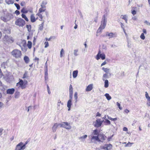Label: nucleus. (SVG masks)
<instances>
[{
    "label": "nucleus",
    "mask_w": 150,
    "mask_h": 150,
    "mask_svg": "<svg viewBox=\"0 0 150 150\" xmlns=\"http://www.w3.org/2000/svg\"><path fill=\"white\" fill-rule=\"evenodd\" d=\"M1 19L4 22L6 21V18L4 17H1Z\"/></svg>",
    "instance_id": "obj_58"
},
{
    "label": "nucleus",
    "mask_w": 150,
    "mask_h": 150,
    "mask_svg": "<svg viewBox=\"0 0 150 150\" xmlns=\"http://www.w3.org/2000/svg\"><path fill=\"white\" fill-rule=\"evenodd\" d=\"M19 81L17 83L16 86L18 88H21L22 89H24L26 88V85L28 84V81L26 80L23 81L21 79H19Z\"/></svg>",
    "instance_id": "obj_1"
},
{
    "label": "nucleus",
    "mask_w": 150,
    "mask_h": 150,
    "mask_svg": "<svg viewBox=\"0 0 150 150\" xmlns=\"http://www.w3.org/2000/svg\"><path fill=\"white\" fill-rule=\"evenodd\" d=\"M28 72L27 71H25V73L23 74V75L22 77V78L23 79L27 78H28Z\"/></svg>",
    "instance_id": "obj_32"
},
{
    "label": "nucleus",
    "mask_w": 150,
    "mask_h": 150,
    "mask_svg": "<svg viewBox=\"0 0 150 150\" xmlns=\"http://www.w3.org/2000/svg\"><path fill=\"white\" fill-rule=\"evenodd\" d=\"M87 135H85L84 136L79 137V139L81 141L83 142L85 141V139L87 138Z\"/></svg>",
    "instance_id": "obj_20"
},
{
    "label": "nucleus",
    "mask_w": 150,
    "mask_h": 150,
    "mask_svg": "<svg viewBox=\"0 0 150 150\" xmlns=\"http://www.w3.org/2000/svg\"><path fill=\"white\" fill-rule=\"evenodd\" d=\"M104 86L105 88H107L109 86V81L108 80H104Z\"/></svg>",
    "instance_id": "obj_25"
},
{
    "label": "nucleus",
    "mask_w": 150,
    "mask_h": 150,
    "mask_svg": "<svg viewBox=\"0 0 150 150\" xmlns=\"http://www.w3.org/2000/svg\"><path fill=\"white\" fill-rule=\"evenodd\" d=\"M107 117H108V119H109L110 120H111V121H115L117 120V118H111V117L108 116V115L107 116Z\"/></svg>",
    "instance_id": "obj_37"
},
{
    "label": "nucleus",
    "mask_w": 150,
    "mask_h": 150,
    "mask_svg": "<svg viewBox=\"0 0 150 150\" xmlns=\"http://www.w3.org/2000/svg\"><path fill=\"white\" fill-rule=\"evenodd\" d=\"M5 88V86L2 85L1 82L0 81V89L1 90H3Z\"/></svg>",
    "instance_id": "obj_33"
},
{
    "label": "nucleus",
    "mask_w": 150,
    "mask_h": 150,
    "mask_svg": "<svg viewBox=\"0 0 150 150\" xmlns=\"http://www.w3.org/2000/svg\"><path fill=\"white\" fill-rule=\"evenodd\" d=\"M21 16H22V17L23 18H24L26 21H28V19L27 17L26 16H25V15L23 14H22Z\"/></svg>",
    "instance_id": "obj_39"
},
{
    "label": "nucleus",
    "mask_w": 150,
    "mask_h": 150,
    "mask_svg": "<svg viewBox=\"0 0 150 150\" xmlns=\"http://www.w3.org/2000/svg\"><path fill=\"white\" fill-rule=\"evenodd\" d=\"M145 96L147 100L146 105L148 107H150V97L147 92H145Z\"/></svg>",
    "instance_id": "obj_12"
},
{
    "label": "nucleus",
    "mask_w": 150,
    "mask_h": 150,
    "mask_svg": "<svg viewBox=\"0 0 150 150\" xmlns=\"http://www.w3.org/2000/svg\"><path fill=\"white\" fill-rule=\"evenodd\" d=\"M14 5L16 6V7L17 8V9L19 10L20 9V7L19 5L17 3H15Z\"/></svg>",
    "instance_id": "obj_51"
},
{
    "label": "nucleus",
    "mask_w": 150,
    "mask_h": 150,
    "mask_svg": "<svg viewBox=\"0 0 150 150\" xmlns=\"http://www.w3.org/2000/svg\"><path fill=\"white\" fill-rule=\"evenodd\" d=\"M15 89L13 88L8 89L6 91L8 94H12L14 93Z\"/></svg>",
    "instance_id": "obj_18"
},
{
    "label": "nucleus",
    "mask_w": 150,
    "mask_h": 150,
    "mask_svg": "<svg viewBox=\"0 0 150 150\" xmlns=\"http://www.w3.org/2000/svg\"><path fill=\"white\" fill-rule=\"evenodd\" d=\"M25 5V2L24 1L21 2V5L22 6H23Z\"/></svg>",
    "instance_id": "obj_57"
},
{
    "label": "nucleus",
    "mask_w": 150,
    "mask_h": 150,
    "mask_svg": "<svg viewBox=\"0 0 150 150\" xmlns=\"http://www.w3.org/2000/svg\"><path fill=\"white\" fill-rule=\"evenodd\" d=\"M21 12L23 13H28V11L27 10H26L25 8H23L22 9L21 11Z\"/></svg>",
    "instance_id": "obj_47"
},
{
    "label": "nucleus",
    "mask_w": 150,
    "mask_h": 150,
    "mask_svg": "<svg viewBox=\"0 0 150 150\" xmlns=\"http://www.w3.org/2000/svg\"><path fill=\"white\" fill-rule=\"evenodd\" d=\"M78 72V70H75L73 71V77L74 78H76V77L77 76Z\"/></svg>",
    "instance_id": "obj_23"
},
{
    "label": "nucleus",
    "mask_w": 150,
    "mask_h": 150,
    "mask_svg": "<svg viewBox=\"0 0 150 150\" xmlns=\"http://www.w3.org/2000/svg\"><path fill=\"white\" fill-rule=\"evenodd\" d=\"M47 1H42L41 5V6L42 8H45V6L47 4Z\"/></svg>",
    "instance_id": "obj_22"
},
{
    "label": "nucleus",
    "mask_w": 150,
    "mask_h": 150,
    "mask_svg": "<svg viewBox=\"0 0 150 150\" xmlns=\"http://www.w3.org/2000/svg\"><path fill=\"white\" fill-rule=\"evenodd\" d=\"M32 42L31 41H28L27 44V46L29 49H30L32 46Z\"/></svg>",
    "instance_id": "obj_35"
},
{
    "label": "nucleus",
    "mask_w": 150,
    "mask_h": 150,
    "mask_svg": "<svg viewBox=\"0 0 150 150\" xmlns=\"http://www.w3.org/2000/svg\"><path fill=\"white\" fill-rule=\"evenodd\" d=\"M73 94H69V100H70L71 101H72L73 96Z\"/></svg>",
    "instance_id": "obj_54"
},
{
    "label": "nucleus",
    "mask_w": 150,
    "mask_h": 150,
    "mask_svg": "<svg viewBox=\"0 0 150 150\" xmlns=\"http://www.w3.org/2000/svg\"><path fill=\"white\" fill-rule=\"evenodd\" d=\"M73 93V88L71 84H70L69 87V94Z\"/></svg>",
    "instance_id": "obj_27"
},
{
    "label": "nucleus",
    "mask_w": 150,
    "mask_h": 150,
    "mask_svg": "<svg viewBox=\"0 0 150 150\" xmlns=\"http://www.w3.org/2000/svg\"><path fill=\"white\" fill-rule=\"evenodd\" d=\"M93 84H91L88 85L86 88V91L88 92L91 91L93 88Z\"/></svg>",
    "instance_id": "obj_16"
},
{
    "label": "nucleus",
    "mask_w": 150,
    "mask_h": 150,
    "mask_svg": "<svg viewBox=\"0 0 150 150\" xmlns=\"http://www.w3.org/2000/svg\"><path fill=\"white\" fill-rule=\"evenodd\" d=\"M24 60L26 63H28L29 61V59L28 56H25L24 57Z\"/></svg>",
    "instance_id": "obj_29"
},
{
    "label": "nucleus",
    "mask_w": 150,
    "mask_h": 150,
    "mask_svg": "<svg viewBox=\"0 0 150 150\" xmlns=\"http://www.w3.org/2000/svg\"><path fill=\"white\" fill-rule=\"evenodd\" d=\"M44 8H42V7H41V8H40L39 9V13H42L43 12H44L45 11V9H43Z\"/></svg>",
    "instance_id": "obj_48"
},
{
    "label": "nucleus",
    "mask_w": 150,
    "mask_h": 150,
    "mask_svg": "<svg viewBox=\"0 0 150 150\" xmlns=\"http://www.w3.org/2000/svg\"><path fill=\"white\" fill-rule=\"evenodd\" d=\"M44 44L45 45V48H47L49 46V43L48 42H45Z\"/></svg>",
    "instance_id": "obj_53"
},
{
    "label": "nucleus",
    "mask_w": 150,
    "mask_h": 150,
    "mask_svg": "<svg viewBox=\"0 0 150 150\" xmlns=\"http://www.w3.org/2000/svg\"><path fill=\"white\" fill-rule=\"evenodd\" d=\"M77 92H76L74 93V98L75 99V102H76L77 100L78 99V96H77Z\"/></svg>",
    "instance_id": "obj_41"
},
{
    "label": "nucleus",
    "mask_w": 150,
    "mask_h": 150,
    "mask_svg": "<svg viewBox=\"0 0 150 150\" xmlns=\"http://www.w3.org/2000/svg\"><path fill=\"white\" fill-rule=\"evenodd\" d=\"M72 101H71L70 100H69L67 103V107L68 108V110L70 111L71 109V108L72 105L71 103Z\"/></svg>",
    "instance_id": "obj_19"
},
{
    "label": "nucleus",
    "mask_w": 150,
    "mask_h": 150,
    "mask_svg": "<svg viewBox=\"0 0 150 150\" xmlns=\"http://www.w3.org/2000/svg\"><path fill=\"white\" fill-rule=\"evenodd\" d=\"M6 3L8 4H12L14 3L13 0H5Z\"/></svg>",
    "instance_id": "obj_31"
},
{
    "label": "nucleus",
    "mask_w": 150,
    "mask_h": 150,
    "mask_svg": "<svg viewBox=\"0 0 150 150\" xmlns=\"http://www.w3.org/2000/svg\"><path fill=\"white\" fill-rule=\"evenodd\" d=\"M103 122V121L101 120L100 119L97 120L95 122L94 126L96 127H99L101 125Z\"/></svg>",
    "instance_id": "obj_11"
},
{
    "label": "nucleus",
    "mask_w": 150,
    "mask_h": 150,
    "mask_svg": "<svg viewBox=\"0 0 150 150\" xmlns=\"http://www.w3.org/2000/svg\"><path fill=\"white\" fill-rule=\"evenodd\" d=\"M132 19L134 21H136L137 19V18L136 16H134L132 17Z\"/></svg>",
    "instance_id": "obj_56"
},
{
    "label": "nucleus",
    "mask_w": 150,
    "mask_h": 150,
    "mask_svg": "<svg viewBox=\"0 0 150 150\" xmlns=\"http://www.w3.org/2000/svg\"><path fill=\"white\" fill-rule=\"evenodd\" d=\"M47 90L48 91V93L49 94H50V88L49 87V86L47 85Z\"/></svg>",
    "instance_id": "obj_60"
},
{
    "label": "nucleus",
    "mask_w": 150,
    "mask_h": 150,
    "mask_svg": "<svg viewBox=\"0 0 150 150\" xmlns=\"http://www.w3.org/2000/svg\"><path fill=\"white\" fill-rule=\"evenodd\" d=\"M88 137L91 139V143H96L97 142H99L100 139L98 136H94L93 135V134H91L88 136Z\"/></svg>",
    "instance_id": "obj_4"
},
{
    "label": "nucleus",
    "mask_w": 150,
    "mask_h": 150,
    "mask_svg": "<svg viewBox=\"0 0 150 150\" xmlns=\"http://www.w3.org/2000/svg\"><path fill=\"white\" fill-rule=\"evenodd\" d=\"M20 93L19 92H16L15 93V98H18L19 97Z\"/></svg>",
    "instance_id": "obj_46"
},
{
    "label": "nucleus",
    "mask_w": 150,
    "mask_h": 150,
    "mask_svg": "<svg viewBox=\"0 0 150 150\" xmlns=\"http://www.w3.org/2000/svg\"><path fill=\"white\" fill-rule=\"evenodd\" d=\"M78 52V50L77 49H75L74 50V54L75 56H76L79 55Z\"/></svg>",
    "instance_id": "obj_40"
},
{
    "label": "nucleus",
    "mask_w": 150,
    "mask_h": 150,
    "mask_svg": "<svg viewBox=\"0 0 150 150\" xmlns=\"http://www.w3.org/2000/svg\"><path fill=\"white\" fill-rule=\"evenodd\" d=\"M60 127H63L67 129H70L71 128V127L70 124L67 122H63L61 123Z\"/></svg>",
    "instance_id": "obj_7"
},
{
    "label": "nucleus",
    "mask_w": 150,
    "mask_h": 150,
    "mask_svg": "<svg viewBox=\"0 0 150 150\" xmlns=\"http://www.w3.org/2000/svg\"><path fill=\"white\" fill-rule=\"evenodd\" d=\"M45 70L46 71H47L48 69H47V62H46L45 64Z\"/></svg>",
    "instance_id": "obj_55"
},
{
    "label": "nucleus",
    "mask_w": 150,
    "mask_h": 150,
    "mask_svg": "<svg viewBox=\"0 0 150 150\" xmlns=\"http://www.w3.org/2000/svg\"><path fill=\"white\" fill-rule=\"evenodd\" d=\"M105 54L103 53H101L100 51H99L96 57V59L97 60L99 59L100 58L102 60H103L105 59Z\"/></svg>",
    "instance_id": "obj_8"
},
{
    "label": "nucleus",
    "mask_w": 150,
    "mask_h": 150,
    "mask_svg": "<svg viewBox=\"0 0 150 150\" xmlns=\"http://www.w3.org/2000/svg\"><path fill=\"white\" fill-rule=\"evenodd\" d=\"M137 12L135 10H133L132 11V13L134 15L136 14Z\"/></svg>",
    "instance_id": "obj_59"
},
{
    "label": "nucleus",
    "mask_w": 150,
    "mask_h": 150,
    "mask_svg": "<svg viewBox=\"0 0 150 150\" xmlns=\"http://www.w3.org/2000/svg\"><path fill=\"white\" fill-rule=\"evenodd\" d=\"M36 16H38L40 18L39 19V20L40 21H41L42 20L43 17L42 15L40 13H38L36 15Z\"/></svg>",
    "instance_id": "obj_36"
},
{
    "label": "nucleus",
    "mask_w": 150,
    "mask_h": 150,
    "mask_svg": "<svg viewBox=\"0 0 150 150\" xmlns=\"http://www.w3.org/2000/svg\"><path fill=\"white\" fill-rule=\"evenodd\" d=\"M112 147V146L111 144H106L104 146H102L100 147L101 149L105 150H111Z\"/></svg>",
    "instance_id": "obj_9"
},
{
    "label": "nucleus",
    "mask_w": 150,
    "mask_h": 150,
    "mask_svg": "<svg viewBox=\"0 0 150 150\" xmlns=\"http://www.w3.org/2000/svg\"><path fill=\"white\" fill-rule=\"evenodd\" d=\"M107 23V20H106L105 15L103 17L102 20L101 21V25L97 31V33L101 32V30L104 29Z\"/></svg>",
    "instance_id": "obj_2"
},
{
    "label": "nucleus",
    "mask_w": 150,
    "mask_h": 150,
    "mask_svg": "<svg viewBox=\"0 0 150 150\" xmlns=\"http://www.w3.org/2000/svg\"><path fill=\"white\" fill-rule=\"evenodd\" d=\"M134 144V143H130V142H128V143L125 146V147H130L132 146V145Z\"/></svg>",
    "instance_id": "obj_42"
},
{
    "label": "nucleus",
    "mask_w": 150,
    "mask_h": 150,
    "mask_svg": "<svg viewBox=\"0 0 150 150\" xmlns=\"http://www.w3.org/2000/svg\"><path fill=\"white\" fill-rule=\"evenodd\" d=\"M117 105L120 110H122V108L120 107V103L118 102H117Z\"/></svg>",
    "instance_id": "obj_52"
},
{
    "label": "nucleus",
    "mask_w": 150,
    "mask_h": 150,
    "mask_svg": "<svg viewBox=\"0 0 150 150\" xmlns=\"http://www.w3.org/2000/svg\"><path fill=\"white\" fill-rule=\"evenodd\" d=\"M121 18L124 20L126 23H127V16L126 15H122L121 16Z\"/></svg>",
    "instance_id": "obj_26"
},
{
    "label": "nucleus",
    "mask_w": 150,
    "mask_h": 150,
    "mask_svg": "<svg viewBox=\"0 0 150 150\" xmlns=\"http://www.w3.org/2000/svg\"><path fill=\"white\" fill-rule=\"evenodd\" d=\"M106 36L109 37V38H115L117 37V35L116 33H108L107 32L106 34Z\"/></svg>",
    "instance_id": "obj_14"
},
{
    "label": "nucleus",
    "mask_w": 150,
    "mask_h": 150,
    "mask_svg": "<svg viewBox=\"0 0 150 150\" xmlns=\"http://www.w3.org/2000/svg\"><path fill=\"white\" fill-rule=\"evenodd\" d=\"M25 149L24 146H23V143L21 142L16 146L15 150H23Z\"/></svg>",
    "instance_id": "obj_10"
},
{
    "label": "nucleus",
    "mask_w": 150,
    "mask_h": 150,
    "mask_svg": "<svg viewBox=\"0 0 150 150\" xmlns=\"http://www.w3.org/2000/svg\"><path fill=\"white\" fill-rule=\"evenodd\" d=\"M63 105V103H61V101L60 100H58L57 104V108L58 110H59L62 109V106H61V105Z\"/></svg>",
    "instance_id": "obj_17"
},
{
    "label": "nucleus",
    "mask_w": 150,
    "mask_h": 150,
    "mask_svg": "<svg viewBox=\"0 0 150 150\" xmlns=\"http://www.w3.org/2000/svg\"><path fill=\"white\" fill-rule=\"evenodd\" d=\"M102 70L105 73H108L110 71V69L107 68H105L103 67L102 68Z\"/></svg>",
    "instance_id": "obj_34"
},
{
    "label": "nucleus",
    "mask_w": 150,
    "mask_h": 150,
    "mask_svg": "<svg viewBox=\"0 0 150 150\" xmlns=\"http://www.w3.org/2000/svg\"><path fill=\"white\" fill-rule=\"evenodd\" d=\"M26 28L28 29V30L29 32H30L31 30V26L30 25H26Z\"/></svg>",
    "instance_id": "obj_44"
},
{
    "label": "nucleus",
    "mask_w": 150,
    "mask_h": 150,
    "mask_svg": "<svg viewBox=\"0 0 150 150\" xmlns=\"http://www.w3.org/2000/svg\"><path fill=\"white\" fill-rule=\"evenodd\" d=\"M61 123H55L54 124V125L52 127V129L53 132H55L57 129V127L59 126L60 127Z\"/></svg>",
    "instance_id": "obj_13"
},
{
    "label": "nucleus",
    "mask_w": 150,
    "mask_h": 150,
    "mask_svg": "<svg viewBox=\"0 0 150 150\" xmlns=\"http://www.w3.org/2000/svg\"><path fill=\"white\" fill-rule=\"evenodd\" d=\"M104 96L106 97L107 99L108 100L111 99V97L108 93H106L104 95Z\"/></svg>",
    "instance_id": "obj_30"
},
{
    "label": "nucleus",
    "mask_w": 150,
    "mask_h": 150,
    "mask_svg": "<svg viewBox=\"0 0 150 150\" xmlns=\"http://www.w3.org/2000/svg\"><path fill=\"white\" fill-rule=\"evenodd\" d=\"M100 141H99V142H103V141L105 140L106 137V136L103 134H101L100 136Z\"/></svg>",
    "instance_id": "obj_15"
},
{
    "label": "nucleus",
    "mask_w": 150,
    "mask_h": 150,
    "mask_svg": "<svg viewBox=\"0 0 150 150\" xmlns=\"http://www.w3.org/2000/svg\"><path fill=\"white\" fill-rule=\"evenodd\" d=\"M93 135H98V130L97 129H95L93 130Z\"/></svg>",
    "instance_id": "obj_43"
},
{
    "label": "nucleus",
    "mask_w": 150,
    "mask_h": 150,
    "mask_svg": "<svg viewBox=\"0 0 150 150\" xmlns=\"http://www.w3.org/2000/svg\"><path fill=\"white\" fill-rule=\"evenodd\" d=\"M63 54H64V50L63 49H62L60 52V56L61 57H62L63 56Z\"/></svg>",
    "instance_id": "obj_49"
},
{
    "label": "nucleus",
    "mask_w": 150,
    "mask_h": 150,
    "mask_svg": "<svg viewBox=\"0 0 150 150\" xmlns=\"http://www.w3.org/2000/svg\"><path fill=\"white\" fill-rule=\"evenodd\" d=\"M104 122L106 123V125H109L110 124V122L108 120H106L104 121Z\"/></svg>",
    "instance_id": "obj_45"
},
{
    "label": "nucleus",
    "mask_w": 150,
    "mask_h": 150,
    "mask_svg": "<svg viewBox=\"0 0 150 150\" xmlns=\"http://www.w3.org/2000/svg\"><path fill=\"white\" fill-rule=\"evenodd\" d=\"M7 63L6 62H3L1 64V68H3L4 69H5L7 66Z\"/></svg>",
    "instance_id": "obj_38"
},
{
    "label": "nucleus",
    "mask_w": 150,
    "mask_h": 150,
    "mask_svg": "<svg viewBox=\"0 0 150 150\" xmlns=\"http://www.w3.org/2000/svg\"><path fill=\"white\" fill-rule=\"evenodd\" d=\"M124 112L125 113L127 114L129 112V110H127V109H125V110H124Z\"/></svg>",
    "instance_id": "obj_64"
},
{
    "label": "nucleus",
    "mask_w": 150,
    "mask_h": 150,
    "mask_svg": "<svg viewBox=\"0 0 150 150\" xmlns=\"http://www.w3.org/2000/svg\"><path fill=\"white\" fill-rule=\"evenodd\" d=\"M30 19L32 22L33 23L35 21L36 19L35 17L34 14H32L30 16Z\"/></svg>",
    "instance_id": "obj_21"
},
{
    "label": "nucleus",
    "mask_w": 150,
    "mask_h": 150,
    "mask_svg": "<svg viewBox=\"0 0 150 150\" xmlns=\"http://www.w3.org/2000/svg\"><path fill=\"white\" fill-rule=\"evenodd\" d=\"M144 23H146L147 25H150V23L147 21H145Z\"/></svg>",
    "instance_id": "obj_61"
},
{
    "label": "nucleus",
    "mask_w": 150,
    "mask_h": 150,
    "mask_svg": "<svg viewBox=\"0 0 150 150\" xmlns=\"http://www.w3.org/2000/svg\"><path fill=\"white\" fill-rule=\"evenodd\" d=\"M109 78V77L108 76V74L106 73V74H105L103 75L102 76V79L104 81V80H106V79H108Z\"/></svg>",
    "instance_id": "obj_24"
},
{
    "label": "nucleus",
    "mask_w": 150,
    "mask_h": 150,
    "mask_svg": "<svg viewBox=\"0 0 150 150\" xmlns=\"http://www.w3.org/2000/svg\"><path fill=\"white\" fill-rule=\"evenodd\" d=\"M15 13L17 15H18L20 14V12L18 10H16L15 11Z\"/></svg>",
    "instance_id": "obj_62"
},
{
    "label": "nucleus",
    "mask_w": 150,
    "mask_h": 150,
    "mask_svg": "<svg viewBox=\"0 0 150 150\" xmlns=\"http://www.w3.org/2000/svg\"><path fill=\"white\" fill-rule=\"evenodd\" d=\"M44 21H43V22L40 24L39 25V29L40 30H42L43 28V26L44 25Z\"/></svg>",
    "instance_id": "obj_28"
},
{
    "label": "nucleus",
    "mask_w": 150,
    "mask_h": 150,
    "mask_svg": "<svg viewBox=\"0 0 150 150\" xmlns=\"http://www.w3.org/2000/svg\"><path fill=\"white\" fill-rule=\"evenodd\" d=\"M3 40L5 43H12L13 42V38L8 35H5L3 38Z\"/></svg>",
    "instance_id": "obj_5"
},
{
    "label": "nucleus",
    "mask_w": 150,
    "mask_h": 150,
    "mask_svg": "<svg viewBox=\"0 0 150 150\" xmlns=\"http://www.w3.org/2000/svg\"><path fill=\"white\" fill-rule=\"evenodd\" d=\"M111 47L112 48H115L117 47V46L114 44H112L111 45Z\"/></svg>",
    "instance_id": "obj_63"
},
{
    "label": "nucleus",
    "mask_w": 150,
    "mask_h": 150,
    "mask_svg": "<svg viewBox=\"0 0 150 150\" xmlns=\"http://www.w3.org/2000/svg\"><path fill=\"white\" fill-rule=\"evenodd\" d=\"M140 37L141 38L142 40H144L145 38V36L144 35V33H142V34H141L140 36Z\"/></svg>",
    "instance_id": "obj_50"
},
{
    "label": "nucleus",
    "mask_w": 150,
    "mask_h": 150,
    "mask_svg": "<svg viewBox=\"0 0 150 150\" xmlns=\"http://www.w3.org/2000/svg\"><path fill=\"white\" fill-rule=\"evenodd\" d=\"M15 23L19 27H23L25 24V22L23 19L19 18L16 20Z\"/></svg>",
    "instance_id": "obj_6"
},
{
    "label": "nucleus",
    "mask_w": 150,
    "mask_h": 150,
    "mask_svg": "<svg viewBox=\"0 0 150 150\" xmlns=\"http://www.w3.org/2000/svg\"><path fill=\"white\" fill-rule=\"evenodd\" d=\"M12 55L16 58H20L21 56V51L18 50H13L11 52Z\"/></svg>",
    "instance_id": "obj_3"
}]
</instances>
